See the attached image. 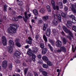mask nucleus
Segmentation results:
<instances>
[{
	"mask_svg": "<svg viewBox=\"0 0 76 76\" xmlns=\"http://www.w3.org/2000/svg\"><path fill=\"white\" fill-rule=\"evenodd\" d=\"M32 50L31 49H28L27 51V54L29 57H31L32 56L31 58L32 60L33 61H35V58L37 57V56L35 54L32 53Z\"/></svg>",
	"mask_w": 76,
	"mask_h": 76,
	"instance_id": "nucleus-1",
	"label": "nucleus"
},
{
	"mask_svg": "<svg viewBox=\"0 0 76 76\" xmlns=\"http://www.w3.org/2000/svg\"><path fill=\"white\" fill-rule=\"evenodd\" d=\"M9 43L10 46L8 47V50L9 53H11L13 52V48L12 47H13L14 46V42L12 40H10L9 41Z\"/></svg>",
	"mask_w": 76,
	"mask_h": 76,
	"instance_id": "nucleus-2",
	"label": "nucleus"
},
{
	"mask_svg": "<svg viewBox=\"0 0 76 76\" xmlns=\"http://www.w3.org/2000/svg\"><path fill=\"white\" fill-rule=\"evenodd\" d=\"M25 16H23V19L25 22H26L28 19H29V18H30L31 16V13L29 12H25L24 13Z\"/></svg>",
	"mask_w": 76,
	"mask_h": 76,
	"instance_id": "nucleus-3",
	"label": "nucleus"
},
{
	"mask_svg": "<svg viewBox=\"0 0 76 76\" xmlns=\"http://www.w3.org/2000/svg\"><path fill=\"white\" fill-rule=\"evenodd\" d=\"M7 31L10 34H15L16 33V29L14 27H10L8 28Z\"/></svg>",
	"mask_w": 76,
	"mask_h": 76,
	"instance_id": "nucleus-4",
	"label": "nucleus"
},
{
	"mask_svg": "<svg viewBox=\"0 0 76 76\" xmlns=\"http://www.w3.org/2000/svg\"><path fill=\"white\" fill-rule=\"evenodd\" d=\"M55 51L56 53H60V52H61V51H63V52L65 53V52H66V49L65 47L62 46L60 48V49L55 50Z\"/></svg>",
	"mask_w": 76,
	"mask_h": 76,
	"instance_id": "nucleus-5",
	"label": "nucleus"
},
{
	"mask_svg": "<svg viewBox=\"0 0 76 76\" xmlns=\"http://www.w3.org/2000/svg\"><path fill=\"white\" fill-rule=\"evenodd\" d=\"M63 30L66 32V33H69V35H70L71 37H73V34L72 33V31H70V30L67 29V28H66L65 26H64L63 27Z\"/></svg>",
	"mask_w": 76,
	"mask_h": 76,
	"instance_id": "nucleus-6",
	"label": "nucleus"
},
{
	"mask_svg": "<svg viewBox=\"0 0 76 76\" xmlns=\"http://www.w3.org/2000/svg\"><path fill=\"white\" fill-rule=\"evenodd\" d=\"M69 7L70 9L72 10L74 13H76V10H75V7H75V5L72 4H71L69 5Z\"/></svg>",
	"mask_w": 76,
	"mask_h": 76,
	"instance_id": "nucleus-7",
	"label": "nucleus"
},
{
	"mask_svg": "<svg viewBox=\"0 0 76 76\" xmlns=\"http://www.w3.org/2000/svg\"><path fill=\"white\" fill-rule=\"evenodd\" d=\"M2 44L4 46H6L7 45V40L6 39L4 36H3L2 38Z\"/></svg>",
	"mask_w": 76,
	"mask_h": 76,
	"instance_id": "nucleus-8",
	"label": "nucleus"
},
{
	"mask_svg": "<svg viewBox=\"0 0 76 76\" xmlns=\"http://www.w3.org/2000/svg\"><path fill=\"white\" fill-rule=\"evenodd\" d=\"M52 32L56 38V39H58V33L57 32L56 30L55 29L53 30Z\"/></svg>",
	"mask_w": 76,
	"mask_h": 76,
	"instance_id": "nucleus-9",
	"label": "nucleus"
},
{
	"mask_svg": "<svg viewBox=\"0 0 76 76\" xmlns=\"http://www.w3.org/2000/svg\"><path fill=\"white\" fill-rule=\"evenodd\" d=\"M7 66V61H3L2 63V66L3 68H5Z\"/></svg>",
	"mask_w": 76,
	"mask_h": 76,
	"instance_id": "nucleus-10",
	"label": "nucleus"
},
{
	"mask_svg": "<svg viewBox=\"0 0 76 76\" xmlns=\"http://www.w3.org/2000/svg\"><path fill=\"white\" fill-rule=\"evenodd\" d=\"M52 23L53 25H54L55 26L57 25L58 24V20H57V19H53L52 22Z\"/></svg>",
	"mask_w": 76,
	"mask_h": 76,
	"instance_id": "nucleus-11",
	"label": "nucleus"
},
{
	"mask_svg": "<svg viewBox=\"0 0 76 76\" xmlns=\"http://www.w3.org/2000/svg\"><path fill=\"white\" fill-rule=\"evenodd\" d=\"M56 45L57 46V47H61V45H62V43L61 42V41L59 40H58L56 42Z\"/></svg>",
	"mask_w": 76,
	"mask_h": 76,
	"instance_id": "nucleus-12",
	"label": "nucleus"
},
{
	"mask_svg": "<svg viewBox=\"0 0 76 76\" xmlns=\"http://www.w3.org/2000/svg\"><path fill=\"white\" fill-rule=\"evenodd\" d=\"M51 3L54 10H56V3H55L54 1V0H52Z\"/></svg>",
	"mask_w": 76,
	"mask_h": 76,
	"instance_id": "nucleus-13",
	"label": "nucleus"
},
{
	"mask_svg": "<svg viewBox=\"0 0 76 76\" xmlns=\"http://www.w3.org/2000/svg\"><path fill=\"white\" fill-rule=\"evenodd\" d=\"M47 52V49L46 48H44L42 49V54H46Z\"/></svg>",
	"mask_w": 76,
	"mask_h": 76,
	"instance_id": "nucleus-14",
	"label": "nucleus"
},
{
	"mask_svg": "<svg viewBox=\"0 0 76 76\" xmlns=\"http://www.w3.org/2000/svg\"><path fill=\"white\" fill-rule=\"evenodd\" d=\"M72 22L70 21H68L67 22L66 26L69 28H70L72 26Z\"/></svg>",
	"mask_w": 76,
	"mask_h": 76,
	"instance_id": "nucleus-15",
	"label": "nucleus"
},
{
	"mask_svg": "<svg viewBox=\"0 0 76 76\" xmlns=\"http://www.w3.org/2000/svg\"><path fill=\"white\" fill-rule=\"evenodd\" d=\"M42 59L43 60L45 61V62H47L48 61V59L46 56H44L42 57Z\"/></svg>",
	"mask_w": 76,
	"mask_h": 76,
	"instance_id": "nucleus-16",
	"label": "nucleus"
},
{
	"mask_svg": "<svg viewBox=\"0 0 76 76\" xmlns=\"http://www.w3.org/2000/svg\"><path fill=\"white\" fill-rule=\"evenodd\" d=\"M49 17L48 16H44L42 18V20L44 21H46L47 20H48V19Z\"/></svg>",
	"mask_w": 76,
	"mask_h": 76,
	"instance_id": "nucleus-17",
	"label": "nucleus"
},
{
	"mask_svg": "<svg viewBox=\"0 0 76 76\" xmlns=\"http://www.w3.org/2000/svg\"><path fill=\"white\" fill-rule=\"evenodd\" d=\"M45 10L44 8H42L40 9L39 12L40 13H41L42 14H44L45 13Z\"/></svg>",
	"mask_w": 76,
	"mask_h": 76,
	"instance_id": "nucleus-18",
	"label": "nucleus"
},
{
	"mask_svg": "<svg viewBox=\"0 0 76 76\" xmlns=\"http://www.w3.org/2000/svg\"><path fill=\"white\" fill-rule=\"evenodd\" d=\"M32 51V52L34 53H36L38 51V49L37 48H33V51Z\"/></svg>",
	"mask_w": 76,
	"mask_h": 76,
	"instance_id": "nucleus-19",
	"label": "nucleus"
},
{
	"mask_svg": "<svg viewBox=\"0 0 76 76\" xmlns=\"http://www.w3.org/2000/svg\"><path fill=\"white\" fill-rule=\"evenodd\" d=\"M20 55V53L18 51H16L15 52V56H19Z\"/></svg>",
	"mask_w": 76,
	"mask_h": 76,
	"instance_id": "nucleus-20",
	"label": "nucleus"
},
{
	"mask_svg": "<svg viewBox=\"0 0 76 76\" xmlns=\"http://www.w3.org/2000/svg\"><path fill=\"white\" fill-rule=\"evenodd\" d=\"M43 39L45 42L46 45H47V38L45 35H44L43 36Z\"/></svg>",
	"mask_w": 76,
	"mask_h": 76,
	"instance_id": "nucleus-21",
	"label": "nucleus"
},
{
	"mask_svg": "<svg viewBox=\"0 0 76 76\" xmlns=\"http://www.w3.org/2000/svg\"><path fill=\"white\" fill-rule=\"evenodd\" d=\"M47 26H48L47 24H45L43 26V30L44 31H45V30H46V29H47Z\"/></svg>",
	"mask_w": 76,
	"mask_h": 76,
	"instance_id": "nucleus-22",
	"label": "nucleus"
},
{
	"mask_svg": "<svg viewBox=\"0 0 76 76\" xmlns=\"http://www.w3.org/2000/svg\"><path fill=\"white\" fill-rule=\"evenodd\" d=\"M46 34L47 36H48L50 35V30H48Z\"/></svg>",
	"mask_w": 76,
	"mask_h": 76,
	"instance_id": "nucleus-23",
	"label": "nucleus"
},
{
	"mask_svg": "<svg viewBox=\"0 0 76 76\" xmlns=\"http://www.w3.org/2000/svg\"><path fill=\"white\" fill-rule=\"evenodd\" d=\"M33 13L35 15H38V11L37 10H33Z\"/></svg>",
	"mask_w": 76,
	"mask_h": 76,
	"instance_id": "nucleus-24",
	"label": "nucleus"
},
{
	"mask_svg": "<svg viewBox=\"0 0 76 76\" xmlns=\"http://www.w3.org/2000/svg\"><path fill=\"white\" fill-rule=\"evenodd\" d=\"M58 18V20L59 22H61V15L60 14H58L57 15Z\"/></svg>",
	"mask_w": 76,
	"mask_h": 76,
	"instance_id": "nucleus-25",
	"label": "nucleus"
},
{
	"mask_svg": "<svg viewBox=\"0 0 76 76\" xmlns=\"http://www.w3.org/2000/svg\"><path fill=\"white\" fill-rule=\"evenodd\" d=\"M61 39H62L63 41V42L64 44H66V39H65V38H64V37H62Z\"/></svg>",
	"mask_w": 76,
	"mask_h": 76,
	"instance_id": "nucleus-26",
	"label": "nucleus"
},
{
	"mask_svg": "<svg viewBox=\"0 0 76 76\" xmlns=\"http://www.w3.org/2000/svg\"><path fill=\"white\" fill-rule=\"evenodd\" d=\"M61 15L64 18H66L67 17V14H65L64 13L62 12L61 13Z\"/></svg>",
	"mask_w": 76,
	"mask_h": 76,
	"instance_id": "nucleus-27",
	"label": "nucleus"
},
{
	"mask_svg": "<svg viewBox=\"0 0 76 76\" xmlns=\"http://www.w3.org/2000/svg\"><path fill=\"white\" fill-rule=\"evenodd\" d=\"M15 45L17 47H21V44L19 42H16Z\"/></svg>",
	"mask_w": 76,
	"mask_h": 76,
	"instance_id": "nucleus-28",
	"label": "nucleus"
},
{
	"mask_svg": "<svg viewBox=\"0 0 76 76\" xmlns=\"http://www.w3.org/2000/svg\"><path fill=\"white\" fill-rule=\"evenodd\" d=\"M42 66L43 67H44V68H45V69H47V68H48V65H47L46 64H43Z\"/></svg>",
	"mask_w": 76,
	"mask_h": 76,
	"instance_id": "nucleus-29",
	"label": "nucleus"
},
{
	"mask_svg": "<svg viewBox=\"0 0 76 76\" xmlns=\"http://www.w3.org/2000/svg\"><path fill=\"white\" fill-rule=\"evenodd\" d=\"M47 8L48 9V11L49 12H50L51 9H50V7L49 6H47Z\"/></svg>",
	"mask_w": 76,
	"mask_h": 76,
	"instance_id": "nucleus-30",
	"label": "nucleus"
},
{
	"mask_svg": "<svg viewBox=\"0 0 76 76\" xmlns=\"http://www.w3.org/2000/svg\"><path fill=\"white\" fill-rule=\"evenodd\" d=\"M42 74L44 76H45L46 75H47L48 73L47 72H46L45 71H43L42 72Z\"/></svg>",
	"mask_w": 76,
	"mask_h": 76,
	"instance_id": "nucleus-31",
	"label": "nucleus"
},
{
	"mask_svg": "<svg viewBox=\"0 0 76 76\" xmlns=\"http://www.w3.org/2000/svg\"><path fill=\"white\" fill-rule=\"evenodd\" d=\"M26 42L27 44H32V42L31 41L26 40Z\"/></svg>",
	"mask_w": 76,
	"mask_h": 76,
	"instance_id": "nucleus-32",
	"label": "nucleus"
},
{
	"mask_svg": "<svg viewBox=\"0 0 76 76\" xmlns=\"http://www.w3.org/2000/svg\"><path fill=\"white\" fill-rule=\"evenodd\" d=\"M48 47L50 48V50H51V51H53V49L52 47H51V45L50 44H48Z\"/></svg>",
	"mask_w": 76,
	"mask_h": 76,
	"instance_id": "nucleus-33",
	"label": "nucleus"
},
{
	"mask_svg": "<svg viewBox=\"0 0 76 76\" xmlns=\"http://www.w3.org/2000/svg\"><path fill=\"white\" fill-rule=\"evenodd\" d=\"M23 2L22 1H20L18 2V4L19 5H20V6H21L22 5H23Z\"/></svg>",
	"mask_w": 76,
	"mask_h": 76,
	"instance_id": "nucleus-34",
	"label": "nucleus"
},
{
	"mask_svg": "<svg viewBox=\"0 0 76 76\" xmlns=\"http://www.w3.org/2000/svg\"><path fill=\"white\" fill-rule=\"evenodd\" d=\"M47 64L48 66H52L53 65V64L50 61H48L47 62Z\"/></svg>",
	"mask_w": 76,
	"mask_h": 76,
	"instance_id": "nucleus-35",
	"label": "nucleus"
},
{
	"mask_svg": "<svg viewBox=\"0 0 76 76\" xmlns=\"http://www.w3.org/2000/svg\"><path fill=\"white\" fill-rule=\"evenodd\" d=\"M72 50L73 51V52H75V50H76V47H75V49H74V47L73 45H72Z\"/></svg>",
	"mask_w": 76,
	"mask_h": 76,
	"instance_id": "nucleus-36",
	"label": "nucleus"
},
{
	"mask_svg": "<svg viewBox=\"0 0 76 76\" xmlns=\"http://www.w3.org/2000/svg\"><path fill=\"white\" fill-rule=\"evenodd\" d=\"M12 19L14 20V21H16L18 20V19L16 18H12Z\"/></svg>",
	"mask_w": 76,
	"mask_h": 76,
	"instance_id": "nucleus-37",
	"label": "nucleus"
},
{
	"mask_svg": "<svg viewBox=\"0 0 76 76\" xmlns=\"http://www.w3.org/2000/svg\"><path fill=\"white\" fill-rule=\"evenodd\" d=\"M40 47L41 48H43L44 47V44L41 43L40 45Z\"/></svg>",
	"mask_w": 76,
	"mask_h": 76,
	"instance_id": "nucleus-38",
	"label": "nucleus"
},
{
	"mask_svg": "<svg viewBox=\"0 0 76 76\" xmlns=\"http://www.w3.org/2000/svg\"><path fill=\"white\" fill-rule=\"evenodd\" d=\"M69 17L70 18H71L72 19H73L75 18V16L73 15H70L69 16Z\"/></svg>",
	"mask_w": 76,
	"mask_h": 76,
	"instance_id": "nucleus-39",
	"label": "nucleus"
},
{
	"mask_svg": "<svg viewBox=\"0 0 76 76\" xmlns=\"http://www.w3.org/2000/svg\"><path fill=\"white\" fill-rule=\"evenodd\" d=\"M27 72H28V69L26 68L24 69V74L26 75V73H27Z\"/></svg>",
	"mask_w": 76,
	"mask_h": 76,
	"instance_id": "nucleus-40",
	"label": "nucleus"
},
{
	"mask_svg": "<svg viewBox=\"0 0 76 76\" xmlns=\"http://www.w3.org/2000/svg\"><path fill=\"white\" fill-rule=\"evenodd\" d=\"M53 16H54L55 18H57V15L56 14V13H53L52 14Z\"/></svg>",
	"mask_w": 76,
	"mask_h": 76,
	"instance_id": "nucleus-41",
	"label": "nucleus"
},
{
	"mask_svg": "<svg viewBox=\"0 0 76 76\" xmlns=\"http://www.w3.org/2000/svg\"><path fill=\"white\" fill-rule=\"evenodd\" d=\"M58 5H59V6H60L61 7H63V3L61 2H60L58 4Z\"/></svg>",
	"mask_w": 76,
	"mask_h": 76,
	"instance_id": "nucleus-42",
	"label": "nucleus"
},
{
	"mask_svg": "<svg viewBox=\"0 0 76 76\" xmlns=\"http://www.w3.org/2000/svg\"><path fill=\"white\" fill-rule=\"evenodd\" d=\"M72 29L75 31V32H76V27L75 26H73L72 27Z\"/></svg>",
	"mask_w": 76,
	"mask_h": 76,
	"instance_id": "nucleus-43",
	"label": "nucleus"
},
{
	"mask_svg": "<svg viewBox=\"0 0 76 76\" xmlns=\"http://www.w3.org/2000/svg\"><path fill=\"white\" fill-rule=\"evenodd\" d=\"M72 22H73V23H76V19L75 18H73V19H72Z\"/></svg>",
	"mask_w": 76,
	"mask_h": 76,
	"instance_id": "nucleus-44",
	"label": "nucleus"
},
{
	"mask_svg": "<svg viewBox=\"0 0 76 76\" xmlns=\"http://www.w3.org/2000/svg\"><path fill=\"white\" fill-rule=\"evenodd\" d=\"M63 2L64 4H66V3L68 2V0H63Z\"/></svg>",
	"mask_w": 76,
	"mask_h": 76,
	"instance_id": "nucleus-45",
	"label": "nucleus"
},
{
	"mask_svg": "<svg viewBox=\"0 0 76 76\" xmlns=\"http://www.w3.org/2000/svg\"><path fill=\"white\" fill-rule=\"evenodd\" d=\"M38 22L39 23H42V20H39Z\"/></svg>",
	"mask_w": 76,
	"mask_h": 76,
	"instance_id": "nucleus-46",
	"label": "nucleus"
},
{
	"mask_svg": "<svg viewBox=\"0 0 76 76\" xmlns=\"http://www.w3.org/2000/svg\"><path fill=\"white\" fill-rule=\"evenodd\" d=\"M12 65L11 64L9 66V69L10 70H12Z\"/></svg>",
	"mask_w": 76,
	"mask_h": 76,
	"instance_id": "nucleus-47",
	"label": "nucleus"
},
{
	"mask_svg": "<svg viewBox=\"0 0 76 76\" xmlns=\"http://www.w3.org/2000/svg\"><path fill=\"white\" fill-rule=\"evenodd\" d=\"M43 69L42 68H40L39 69V71H40V72H42V73L43 72Z\"/></svg>",
	"mask_w": 76,
	"mask_h": 76,
	"instance_id": "nucleus-48",
	"label": "nucleus"
},
{
	"mask_svg": "<svg viewBox=\"0 0 76 76\" xmlns=\"http://www.w3.org/2000/svg\"><path fill=\"white\" fill-rule=\"evenodd\" d=\"M17 18H18V19H22V16H21V15H19L18 16Z\"/></svg>",
	"mask_w": 76,
	"mask_h": 76,
	"instance_id": "nucleus-49",
	"label": "nucleus"
},
{
	"mask_svg": "<svg viewBox=\"0 0 76 76\" xmlns=\"http://www.w3.org/2000/svg\"><path fill=\"white\" fill-rule=\"evenodd\" d=\"M64 9L65 11H67V10H68V9L67 8V7H65Z\"/></svg>",
	"mask_w": 76,
	"mask_h": 76,
	"instance_id": "nucleus-50",
	"label": "nucleus"
},
{
	"mask_svg": "<svg viewBox=\"0 0 76 76\" xmlns=\"http://www.w3.org/2000/svg\"><path fill=\"white\" fill-rule=\"evenodd\" d=\"M34 73L35 76H38V74L36 73V72H34Z\"/></svg>",
	"mask_w": 76,
	"mask_h": 76,
	"instance_id": "nucleus-51",
	"label": "nucleus"
},
{
	"mask_svg": "<svg viewBox=\"0 0 76 76\" xmlns=\"http://www.w3.org/2000/svg\"><path fill=\"white\" fill-rule=\"evenodd\" d=\"M33 76V74L32 73H28L27 76Z\"/></svg>",
	"mask_w": 76,
	"mask_h": 76,
	"instance_id": "nucleus-52",
	"label": "nucleus"
},
{
	"mask_svg": "<svg viewBox=\"0 0 76 76\" xmlns=\"http://www.w3.org/2000/svg\"><path fill=\"white\" fill-rule=\"evenodd\" d=\"M37 57L39 58H41V55L40 54H39L37 55Z\"/></svg>",
	"mask_w": 76,
	"mask_h": 76,
	"instance_id": "nucleus-53",
	"label": "nucleus"
},
{
	"mask_svg": "<svg viewBox=\"0 0 76 76\" xmlns=\"http://www.w3.org/2000/svg\"><path fill=\"white\" fill-rule=\"evenodd\" d=\"M15 43H16V42H19V39H15Z\"/></svg>",
	"mask_w": 76,
	"mask_h": 76,
	"instance_id": "nucleus-54",
	"label": "nucleus"
},
{
	"mask_svg": "<svg viewBox=\"0 0 76 76\" xmlns=\"http://www.w3.org/2000/svg\"><path fill=\"white\" fill-rule=\"evenodd\" d=\"M49 41L51 42V43H53V41L51 40L50 39H49Z\"/></svg>",
	"mask_w": 76,
	"mask_h": 76,
	"instance_id": "nucleus-55",
	"label": "nucleus"
},
{
	"mask_svg": "<svg viewBox=\"0 0 76 76\" xmlns=\"http://www.w3.org/2000/svg\"><path fill=\"white\" fill-rule=\"evenodd\" d=\"M39 37V35H36L35 37V38L36 39H37Z\"/></svg>",
	"mask_w": 76,
	"mask_h": 76,
	"instance_id": "nucleus-56",
	"label": "nucleus"
},
{
	"mask_svg": "<svg viewBox=\"0 0 76 76\" xmlns=\"http://www.w3.org/2000/svg\"><path fill=\"white\" fill-rule=\"evenodd\" d=\"M25 48H26V49L28 48H29V45H28L25 46Z\"/></svg>",
	"mask_w": 76,
	"mask_h": 76,
	"instance_id": "nucleus-57",
	"label": "nucleus"
},
{
	"mask_svg": "<svg viewBox=\"0 0 76 76\" xmlns=\"http://www.w3.org/2000/svg\"><path fill=\"white\" fill-rule=\"evenodd\" d=\"M42 63V60L41 59H40L38 63H39V64H41Z\"/></svg>",
	"mask_w": 76,
	"mask_h": 76,
	"instance_id": "nucleus-58",
	"label": "nucleus"
},
{
	"mask_svg": "<svg viewBox=\"0 0 76 76\" xmlns=\"http://www.w3.org/2000/svg\"><path fill=\"white\" fill-rule=\"evenodd\" d=\"M31 21L32 23H35V20L34 19H32Z\"/></svg>",
	"mask_w": 76,
	"mask_h": 76,
	"instance_id": "nucleus-59",
	"label": "nucleus"
},
{
	"mask_svg": "<svg viewBox=\"0 0 76 76\" xmlns=\"http://www.w3.org/2000/svg\"><path fill=\"white\" fill-rule=\"evenodd\" d=\"M28 39H29V40H30V41H32V38L30 37H28Z\"/></svg>",
	"mask_w": 76,
	"mask_h": 76,
	"instance_id": "nucleus-60",
	"label": "nucleus"
},
{
	"mask_svg": "<svg viewBox=\"0 0 76 76\" xmlns=\"http://www.w3.org/2000/svg\"><path fill=\"white\" fill-rule=\"evenodd\" d=\"M56 9L57 10H59V8L58 7V6H56Z\"/></svg>",
	"mask_w": 76,
	"mask_h": 76,
	"instance_id": "nucleus-61",
	"label": "nucleus"
},
{
	"mask_svg": "<svg viewBox=\"0 0 76 76\" xmlns=\"http://www.w3.org/2000/svg\"><path fill=\"white\" fill-rule=\"evenodd\" d=\"M7 6L5 5L4 6V9H7Z\"/></svg>",
	"mask_w": 76,
	"mask_h": 76,
	"instance_id": "nucleus-62",
	"label": "nucleus"
},
{
	"mask_svg": "<svg viewBox=\"0 0 76 76\" xmlns=\"http://www.w3.org/2000/svg\"><path fill=\"white\" fill-rule=\"evenodd\" d=\"M61 34H62V35H65V34L63 31L62 32Z\"/></svg>",
	"mask_w": 76,
	"mask_h": 76,
	"instance_id": "nucleus-63",
	"label": "nucleus"
},
{
	"mask_svg": "<svg viewBox=\"0 0 76 76\" xmlns=\"http://www.w3.org/2000/svg\"><path fill=\"white\" fill-rule=\"evenodd\" d=\"M56 71L57 72H60V69H57Z\"/></svg>",
	"mask_w": 76,
	"mask_h": 76,
	"instance_id": "nucleus-64",
	"label": "nucleus"
}]
</instances>
